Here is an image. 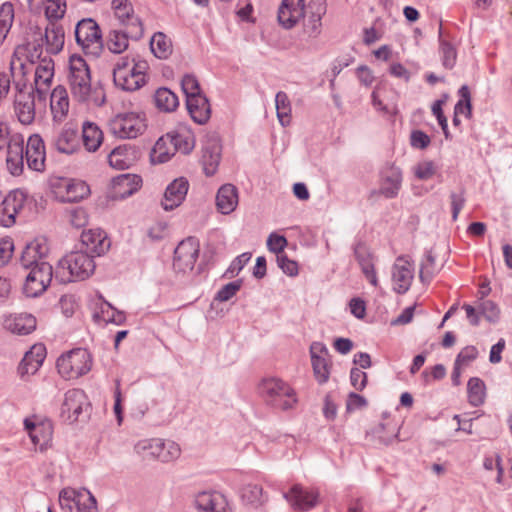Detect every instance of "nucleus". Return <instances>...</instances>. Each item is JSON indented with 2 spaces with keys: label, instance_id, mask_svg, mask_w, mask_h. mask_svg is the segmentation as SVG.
I'll list each match as a JSON object with an SVG mask.
<instances>
[{
  "label": "nucleus",
  "instance_id": "f257e3e1",
  "mask_svg": "<svg viewBox=\"0 0 512 512\" xmlns=\"http://www.w3.org/2000/svg\"><path fill=\"white\" fill-rule=\"evenodd\" d=\"M194 146L195 137L192 131L186 126H179L156 141L152 149L151 161L153 163H165L178 151L189 154Z\"/></svg>",
  "mask_w": 512,
  "mask_h": 512
},
{
  "label": "nucleus",
  "instance_id": "f03ea898",
  "mask_svg": "<svg viewBox=\"0 0 512 512\" xmlns=\"http://www.w3.org/2000/svg\"><path fill=\"white\" fill-rule=\"evenodd\" d=\"M95 267L94 257L83 251H73L59 261L56 278L63 283L82 281L94 273Z\"/></svg>",
  "mask_w": 512,
  "mask_h": 512
},
{
  "label": "nucleus",
  "instance_id": "7ed1b4c3",
  "mask_svg": "<svg viewBox=\"0 0 512 512\" xmlns=\"http://www.w3.org/2000/svg\"><path fill=\"white\" fill-rule=\"evenodd\" d=\"M146 61H135L128 57H121L113 69V81L116 87L133 92L146 84Z\"/></svg>",
  "mask_w": 512,
  "mask_h": 512
},
{
  "label": "nucleus",
  "instance_id": "20e7f679",
  "mask_svg": "<svg viewBox=\"0 0 512 512\" xmlns=\"http://www.w3.org/2000/svg\"><path fill=\"white\" fill-rule=\"evenodd\" d=\"M259 394L264 401L277 409H293L297 402L295 390L279 378L263 379L258 386Z\"/></svg>",
  "mask_w": 512,
  "mask_h": 512
},
{
  "label": "nucleus",
  "instance_id": "39448f33",
  "mask_svg": "<svg viewBox=\"0 0 512 512\" xmlns=\"http://www.w3.org/2000/svg\"><path fill=\"white\" fill-rule=\"evenodd\" d=\"M69 85L73 97L78 102H87L91 94V75L86 61L79 55L69 59Z\"/></svg>",
  "mask_w": 512,
  "mask_h": 512
},
{
  "label": "nucleus",
  "instance_id": "423d86ee",
  "mask_svg": "<svg viewBox=\"0 0 512 512\" xmlns=\"http://www.w3.org/2000/svg\"><path fill=\"white\" fill-rule=\"evenodd\" d=\"M134 451L144 460L157 459L161 462H171L180 457V446L173 441L162 439H143L134 446Z\"/></svg>",
  "mask_w": 512,
  "mask_h": 512
},
{
  "label": "nucleus",
  "instance_id": "0eeeda50",
  "mask_svg": "<svg viewBox=\"0 0 512 512\" xmlns=\"http://www.w3.org/2000/svg\"><path fill=\"white\" fill-rule=\"evenodd\" d=\"M91 367V355L84 348L73 349L57 360L58 372L66 379H77L88 373Z\"/></svg>",
  "mask_w": 512,
  "mask_h": 512
},
{
  "label": "nucleus",
  "instance_id": "6e6552de",
  "mask_svg": "<svg viewBox=\"0 0 512 512\" xmlns=\"http://www.w3.org/2000/svg\"><path fill=\"white\" fill-rule=\"evenodd\" d=\"M16 94L14 99V112L18 121L23 125H30L35 120V97L33 87L26 85V78H12Z\"/></svg>",
  "mask_w": 512,
  "mask_h": 512
},
{
  "label": "nucleus",
  "instance_id": "1a4fd4ad",
  "mask_svg": "<svg viewBox=\"0 0 512 512\" xmlns=\"http://www.w3.org/2000/svg\"><path fill=\"white\" fill-rule=\"evenodd\" d=\"M77 44L87 55L98 57L103 49L102 34L99 25L92 18L80 20L75 27Z\"/></svg>",
  "mask_w": 512,
  "mask_h": 512
},
{
  "label": "nucleus",
  "instance_id": "9d476101",
  "mask_svg": "<svg viewBox=\"0 0 512 512\" xmlns=\"http://www.w3.org/2000/svg\"><path fill=\"white\" fill-rule=\"evenodd\" d=\"M43 41H27L16 46L10 61L11 78H25V61L34 63L37 59H42Z\"/></svg>",
  "mask_w": 512,
  "mask_h": 512
},
{
  "label": "nucleus",
  "instance_id": "9b49d317",
  "mask_svg": "<svg viewBox=\"0 0 512 512\" xmlns=\"http://www.w3.org/2000/svg\"><path fill=\"white\" fill-rule=\"evenodd\" d=\"M109 131L117 138L130 139L142 134L146 128L144 115L136 112L120 113L108 123Z\"/></svg>",
  "mask_w": 512,
  "mask_h": 512
},
{
  "label": "nucleus",
  "instance_id": "f8f14e48",
  "mask_svg": "<svg viewBox=\"0 0 512 512\" xmlns=\"http://www.w3.org/2000/svg\"><path fill=\"white\" fill-rule=\"evenodd\" d=\"M53 277V269L49 263H39L30 269L26 276L23 291L28 297L41 295L49 286Z\"/></svg>",
  "mask_w": 512,
  "mask_h": 512
},
{
  "label": "nucleus",
  "instance_id": "ddd939ff",
  "mask_svg": "<svg viewBox=\"0 0 512 512\" xmlns=\"http://www.w3.org/2000/svg\"><path fill=\"white\" fill-rule=\"evenodd\" d=\"M111 8L120 24L128 28L131 39L137 40L143 36V25L134 14L133 5L129 0H112Z\"/></svg>",
  "mask_w": 512,
  "mask_h": 512
},
{
  "label": "nucleus",
  "instance_id": "4468645a",
  "mask_svg": "<svg viewBox=\"0 0 512 512\" xmlns=\"http://www.w3.org/2000/svg\"><path fill=\"white\" fill-rule=\"evenodd\" d=\"M52 191L61 202H78L90 194L89 186L85 182L65 178L54 182Z\"/></svg>",
  "mask_w": 512,
  "mask_h": 512
},
{
  "label": "nucleus",
  "instance_id": "2eb2a0df",
  "mask_svg": "<svg viewBox=\"0 0 512 512\" xmlns=\"http://www.w3.org/2000/svg\"><path fill=\"white\" fill-rule=\"evenodd\" d=\"M199 247V242L194 237L181 241L174 251V268L182 272L191 271L198 259Z\"/></svg>",
  "mask_w": 512,
  "mask_h": 512
},
{
  "label": "nucleus",
  "instance_id": "dca6fc26",
  "mask_svg": "<svg viewBox=\"0 0 512 512\" xmlns=\"http://www.w3.org/2000/svg\"><path fill=\"white\" fill-rule=\"evenodd\" d=\"M325 0H313L307 8L303 20V34L310 39L317 38L322 31V17L326 14Z\"/></svg>",
  "mask_w": 512,
  "mask_h": 512
},
{
  "label": "nucleus",
  "instance_id": "f3484780",
  "mask_svg": "<svg viewBox=\"0 0 512 512\" xmlns=\"http://www.w3.org/2000/svg\"><path fill=\"white\" fill-rule=\"evenodd\" d=\"M285 499L296 511H308L319 502V492L315 489L294 484L288 492L284 493Z\"/></svg>",
  "mask_w": 512,
  "mask_h": 512
},
{
  "label": "nucleus",
  "instance_id": "a211bd4d",
  "mask_svg": "<svg viewBox=\"0 0 512 512\" xmlns=\"http://www.w3.org/2000/svg\"><path fill=\"white\" fill-rule=\"evenodd\" d=\"M311 363L316 381L321 385L330 377L332 367L328 349L319 342H314L310 347Z\"/></svg>",
  "mask_w": 512,
  "mask_h": 512
},
{
  "label": "nucleus",
  "instance_id": "6ab92c4d",
  "mask_svg": "<svg viewBox=\"0 0 512 512\" xmlns=\"http://www.w3.org/2000/svg\"><path fill=\"white\" fill-rule=\"evenodd\" d=\"M26 195L21 190L10 192L0 204V225L10 227L15 224L16 215L23 209Z\"/></svg>",
  "mask_w": 512,
  "mask_h": 512
},
{
  "label": "nucleus",
  "instance_id": "aec40b11",
  "mask_svg": "<svg viewBox=\"0 0 512 512\" xmlns=\"http://www.w3.org/2000/svg\"><path fill=\"white\" fill-rule=\"evenodd\" d=\"M81 245L85 253L90 256H101L110 248V240L107 234L100 228L89 229L81 234Z\"/></svg>",
  "mask_w": 512,
  "mask_h": 512
},
{
  "label": "nucleus",
  "instance_id": "412c9836",
  "mask_svg": "<svg viewBox=\"0 0 512 512\" xmlns=\"http://www.w3.org/2000/svg\"><path fill=\"white\" fill-rule=\"evenodd\" d=\"M414 279L413 264L406 257H398L392 268L394 290L398 294L406 293Z\"/></svg>",
  "mask_w": 512,
  "mask_h": 512
},
{
  "label": "nucleus",
  "instance_id": "4be33fe9",
  "mask_svg": "<svg viewBox=\"0 0 512 512\" xmlns=\"http://www.w3.org/2000/svg\"><path fill=\"white\" fill-rule=\"evenodd\" d=\"M36 420L37 417L27 418L24 425L33 444L43 450L52 440L53 425L50 420Z\"/></svg>",
  "mask_w": 512,
  "mask_h": 512
},
{
  "label": "nucleus",
  "instance_id": "5701e85b",
  "mask_svg": "<svg viewBox=\"0 0 512 512\" xmlns=\"http://www.w3.org/2000/svg\"><path fill=\"white\" fill-rule=\"evenodd\" d=\"M54 77V61L50 57L40 59L34 77V88L38 99L44 100Z\"/></svg>",
  "mask_w": 512,
  "mask_h": 512
},
{
  "label": "nucleus",
  "instance_id": "b1692460",
  "mask_svg": "<svg viewBox=\"0 0 512 512\" xmlns=\"http://www.w3.org/2000/svg\"><path fill=\"white\" fill-rule=\"evenodd\" d=\"M49 253V246L45 238H35L29 242L21 255V265L26 269H31L39 263H48L45 261Z\"/></svg>",
  "mask_w": 512,
  "mask_h": 512
},
{
  "label": "nucleus",
  "instance_id": "393cba45",
  "mask_svg": "<svg viewBox=\"0 0 512 512\" xmlns=\"http://www.w3.org/2000/svg\"><path fill=\"white\" fill-rule=\"evenodd\" d=\"M304 0H283L278 10V21L286 29L293 28L306 13Z\"/></svg>",
  "mask_w": 512,
  "mask_h": 512
},
{
  "label": "nucleus",
  "instance_id": "a878e982",
  "mask_svg": "<svg viewBox=\"0 0 512 512\" xmlns=\"http://www.w3.org/2000/svg\"><path fill=\"white\" fill-rule=\"evenodd\" d=\"M84 405H87V397L81 389H71L65 393L61 407V416L67 421L75 422L82 413Z\"/></svg>",
  "mask_w": 512,
  "mask_h": 512
},
{
  "label": "nucleus",
  "instance_id": "bb28decb",
  "mask_svg": "<svg viewBox=\"0 0 512 512\" xmlns=\"http://www.w3.org/2000/svg\"><path fill=\"white\" fill-rule=\"evenodd\" d=\"M142 184V179L136 174H121L111 182L110 196L113 199H124L135 193Z\"/></svg>",
  "mask_w": 512,
  "mask_h": 512
},
{
  "label": "nucleus",
  "instance_id": "cd10ccee",
  "mask_svg": "<svg viewBox=\"0 0 512 512\" xmlns=\"http://www.w3.org/2000/svg\"><path fill=\"white\" fill-rule=\"evenodd\" d=\"M25 158L30 169L35 171L44 170L46 152L44 141L40 135L33 134L28 138Z\"/></svg>",
  "mask_w": 512,
  "mask_h": 512
},
{
  "label": "nucleus",
  "instance_id": "c85d7f7f",
  "mask_svg": "<svg viewBox=\"0 0 512 512\" xmlns=\"http://www.w3.org/2000/svg\"><path fill=\"white\" fill-rule=\"evenodd\" d=\"M189 189V182L184 177H179L173 180L166 188L163 200L161 202L162 207L166 210H173L181 205L184 201Z\"/></svg>",
  "mask_w": 512,
  "mask_h": 512
},
{
  "label": "nucleus",
  "instance_id": "c756f323",
  "mask_svg": "<svg viewBox=\"0 0 512 512\" xmlns=\"http://www.w3.org/2000/svg\"><path fill=\"white\" fill-rule=\"evenodd\" d=\"M3 325L5 329L14 334L28 335L36 329L37 320L30 313H14L4 319Z\"/></svg>",
  "mask_w": 512,
  "mask_h": 512
},
{
  "label": "nucleus",
  "instance_id": "7c9ffc66",
  "mask_svg": "<svg viewBox=\"0 0 512 512\" xmlns=\"http://www.w3.org/2000/svg\"><path fill=\"white\" fill-rule=\"evenodd\" d=\"M53 147L64 154H73L80 148L78 132L71 124H65L52 141Z\"/></svg>",
  "mask_w": 512,
  "mask_h": 512
},
{
  "label": "nucleus",
  "instance_id": "2f4dec72",
  "mask_svg": "<svg viewBox=\"0 0 512 512\" xmlns=\"http://www.w3.org/2000/svg\"><path fill=\"white\" fill-rule=\"evenodd\" d=\"M7 168L14 176L20 175L24 168V140L20 136L9 139L7 149Z\"/></svg>",
  "mask_w": 512,
  "mask_h": 512
},
{
  "label": "nucleus",
  "instance_id": "473e14b6",
  "mask_svg": "<svg viewBox=\"0 0 512 512\" xmlns=\"http://www.w3.org/2000/svg\"><path fill=\"white\" fill-rule=\"evenodd\" d=\"M40 40L45 43L48 54L56 55L60 53L65 43L64 28L60 23H48L45 33L40 35Z\"/></svg>",
  "mask_w": 512,
  "mask_h": 512
},
{
  "label": "nucleus",
  "instance_id": "72a5a7b5",
  "mask_svg": "<svg viewBox=\"0 0 512 512\" xmlns=\"http://www.w3.org/2000/svg\"><path fill=\"white\" fill-rule=\"evenodd\" d=\"M137 158V151L134 146L122 144L115 147L108 154V163L114 169L125 170L130 168Z\"/></svg>",
  "mask_w": 512,
  "mask_h": 512
},
{
  "label": "nucleus",
  "instance_id": "f704fd0d",
  "mask_svg": "<svg viewBox=\"0 0 512 512\" xmlns=\"http://www.w3.org/2000/svg\"><path fill=\"white\" fill-rule=\"evenodd\" d=\"M46 357V348L43 344H35L26 352L18 371L22 377L35 374Z\"/></svg>",
  "mask_w": 512,
  "mask_h": 512
},
{
  "label": "nucleus",
  "instance_id": "c9c22d12",
  "mask_svg": "<svg viewBox=\"0 0 512 512\" xmlns=\"http://www.w3.org/2000/svg\"><path fill=\"white\" fill-rule=\"evenodd\" d=\"M50 109L53 121L62 123L69 112V97L66 88L62 85L55 87L50 96Z\"/></svg>",
  "mask_w": 512,
  "mask_h": 512
},
{
  "label": "nucleus",
  "instance_id": "e433bc0d",
  "mask_svg": "<svg viewBox=\"0 0 512 512\" xmlns=\"http://www.w3.org/2000/svg\"><path fill=\"white\" fill-rule=\"evenodd\" d=\"M402 175L399 168L391 166L387 168L381 178L380 189L378 192L374 191L371 196L376 194L384 195L386 198H394L401 187Z\"/></svg>",
  "mask_w": 512,
  "mask_h": 512
},
{
  "label": "nucleus",
  "instance_id": "4c0bfd02",
  "mask_svg": "<svg viewBox=\"0 0 512 512\" xmlns=\"http://www.w3.org/2000/svg\"><path fill=\"white\" fill-rule=\"evenodd\" d=\"M221 159V145L216 140L208 141L202 148L201 163L207 176L217 171Z\"/></svg>",
  "mask_w": 512,
  "mask_h": 512
},
{
  "label": "nucleus",
  "instance_id": "58836bf2",
  "mask_svg": "<svg viewBox=\"0 0 512 512\" xmlns=\"http://www.w3.org/2000/svg\"><path fill=\"white\" fill-rule=\"evenodd\" d=\"M238 205V192L234 185L221 186L216 195V206L220 213L230 214Z\"/></svg>",
  "mask_w": 512,
  "mask_h": 512
},
{
  "label": "nucleus",
  "instance_id": "ea45409f",
  "mask_svg": "<svg viewBox=\"0 0 512 512\" xmlns=\"http://www.w3.org/2000/svg\"><path fill=\"white\" fill-rule=\"evenodd\" d=\"M187 109L192 119L198 124L206 123L210 118V104L204 95L186 99Z\"/></svg>",
  "mask_w": 512,
  "mask_h": 512
},
{
  "label": "nucleus",
  "instance_id": "a19ab883",
  "mask_svg": "<svg viewBox=\"0 0 512 512\" xmlns=\"http://www.w3.org/2000/svg\"><path fill=\"white\" fill-rule=\"evenodd\" d=\"M196 505L205 512H226L227 503L218 492H201L196 497Z\"/></svg>",
  "mask_w": 512,
  "mask_h": 512
},
{
  "label": "nucleus",
  "instance_id": "79ce46f5",
  "mask_svg": "<svg viewBox=\"0 0 512 512\" xmlns=\"http://www.w3.org/2000/svg\"><path fill=\"white\" fill-rule=\"evenodd\" d=\"M104 134L100 127L90 121L82 124V142L88 152H96L101 146Z\"/></svg>",
  "mask_w": 512,
  "mask_h": 512
},
{
  "label": "nucleus",
  "instance_id": "37998d69",
  "mask_svg": "<svg viewBox=\"0 0 512 512\" xmlns=\"http://www.w3.org/2000/svg\"><path fill=\"white\" fill-rule=\"evenodd\" d=\"M94 318L97 322L113 323L116 325H121L126 320L125 314L115 309L108 302H104L100 305L99 310L94 314Z\"/></svg>",
  "mask_w": 512,
  "mask_h": 512
},
{
  "label": "nucleus",
  "instance_id": "c03bdc74",
  "mask_svg": "<svg viewBox=\"0 0 512 512\" xmlns=\"http://www.w3.org/2000/svg\"><path fill=\"white\" fill-rule=\"evenodd\" d=\"M129 38H131L128 28L122 30H111L107 37V48L115 54L124 52L129 45Z\"/></svg>",
  "mask_w": 512,
  "mask_h": 512
},
{
  "label": "nucleus",
  "instance_id": "a18cd8bd",
  "mask_svg": "<svg viewBox=\"0 0 512 512\" xmlns=\"http://www.w3.org/2000/svg\"><path fill=\"white\" fill-rule=\"evenodd\" d=\"M355 255L358 260V263L361 267V270L367 280L373 285L377 286L378 279L376 276L374 263L371 255L365 250L364 247H358L355 250Z\"/></svg>",
  "mask_w": 512,
  "mask_h": 512
},
{
  "label": "nucleus",
  "instance_id": "49530a36",
  "mask_svg": "<svg viewBox=\"0 0 512 512\" xmlns=\"http://www.w3.org/2000/svg\"><path fill=\"white\" fill-rule=\"evenodd\" d=\"M154 102L158 109L165 112L174 111L179 105L176 94L170 89L164 87L156 90Z\"/></svg>",
  "mask_w": 512,
  "mask_h": 512
},
{
  "label": "nucleus",
  "instance_id": "de8ad7c7",
  "mask_svg": "<svg viewBox=\"0 0 512 512\" xmlns=\"http://www.w3.org/2000/svg\"><path fill=\"white\" fill-rule=\"evenodd\" d=\"M150 48L159 59H167L172 53L171 40L162 32H157L152 36Z\"/></svg>",
  "mask_w": 512,
  "mask_h": 512
},
{
  "label": "nucleus",
  "instance_id": "09e8293b",
  "mask_svg": "<svg viewBox=\"0 0 512 512\" xmlns=\"http://www.w3.org/2000/svg\"><path fill=\"white\" fill-rule=\"evenodd\" d=\"M467 394L469 403L478 407L485 401L486 387L484 382L478 377H472L467 384Z\"/></svg>",
  "mask_w": 512,
  "mask_h": 512
},
{
  "label": "nucleus",
  "instance_id": "8fccbe9b",
  "mask_svg": "<svg viewBox=\"0 0 512 512\" xmlns=\"http://www.w3.org/2000/svg\"><path fill=\"white\" fill-rule=\"evenodd\" d=\"M276 111L279 122L282 126H288L291 123V103L285 92H278L275 97Z\"/></svg>",
  "mask_w": 512,
  "mask_h": 512
},
{
  "label": "nucleus",
  "instance_id": "3c124183",
  "mask_svg": "<svg viewBox=\"0 0 512 512\" xmlns=\"http://www.w3.org/2000/svg\"><path fill=\"white\" fill-rule=\"evenodd\" d=\"M43 4L48 23H58L64 17L67 10L66 0H44Z\"/></svg>",
  "mask_w": 512,
  "mask_h": 512
},
{
  "label": "nucleus",
  "instance_id": "603ef678",
  "mask_svg": "<svg viewBox=\"0 0 512 512\" xmlns=\"http://www.w3.org/2000/svg\"><path fill=\"white\" fill-rule=\"evenodd\" d=\"M14 19V9L11 3H3L0 7V43L6 38Z\"/></svg>",
  "mask_w": 512,
  "mask_h": 512
},
{
  "label": "nucleus",
  "instance_id": "864d4df0",
  "mask_svg": "<svg viewBox=\"0 0 512 512\" xmlns=\"http://www.w3.org/2000/svg\"><path fill=\"white\" fill-rule=\"evenodd\" d=\"M66 217L69 224L76 229L85 227L89 221V215L83 207L68 209L66 211Z\"/></svg>",
  "mask_w": 512,
  "mask_h": 512
},
{
  "label": "nucleus",
  "instance_id": "5fc2aeb1",
  "mask_svg": "<svg viewBox=\"0 0 512 512\" xmlns=\"http://www.w3.org/2000/svg\"><path fill=\"white\" fill-rule=\"evenodd\" d=\"M439 37H440V49L442 53V61L443 65L446 68H452L456 62V50L455 48L446 40L442 39V23L440 22L439 27Z\"/></svg>",
  "mask_w": 512,
  "mask_h": 512
},
{
  "label": "nucleus",
  "instance_id": "6e6d98bb",
  "mask_svg": "<svg viewBox=\"0 0 512 512\" xmlns=\"http://www.w3.org/2000/svg\"><path fill=\"white\" fill-rule=\"evenodd\" d=\"M76 508L78 512H97L95 497L86 489L79 490Z\"/></svg>",
  "mask_w": 512,
  "mask_h": 512
},
{
  "label": "nucleus",
  "instance_id": "4d7b16f0",
  "mask_svg": "<svg viewBox=\"0 0 512 512\" xmlns=\"http://www.w3.org/2000/svg\"><path fill=\"white\" fill-rule=\"evenodd\" d=\"M461 99L455 105L456 116L464 115L465 117L471 116V95L468 86L463 85L459 90Z\"/></svg>",
  "mask_w": 512,
  "mask_h": 512
},
{
  "label": "nucleus",
  "instance_id": "13d9d810",
  "mask_svg": "<svg viewBox=\"0 0 512 512\" xmlns=\"http://www.w3.org/2000/svg\"><path fill=\"white\" fill-rule=\"evenodd\" d=\"M398 431V424L388 419L386 422L379 424V430H377L376 433L383 443L389 444L395 437H397Z\"/></svg>",
  "mask_w": 512,
  "mask_h": 512
},
{
  "label": "nucleus",
  "instance_id": "bf43d9fd",
  "mask_svg": "<svg viewBox=\"0 0 512 512\" xmlns=\"http://www.w3.org/2000/svg\"><path fill=\"white\" fill-rule=\"evenodd\" d=\"M435 259L432 253L429 251L425 255L424 260L421 263L419 277L422 282H430L433 276L437 273Z\"/></svg>",
  "mask_w": 512,
  "mask_h": 512
},
{
  "label": "nucleus",
  "instance_id": "052dcab7",
  "mask_svg": "<svg viewBox=\"0 0 512 512\" xmlns=\"http://www.w3.org/2000/svg\"><path fill=\"white\" fill-rule=\"evenodd\" d=\"M263 490L257 484H248L242 489V499L248 504H260Z\"/></svg>",
  "mask_w": 512,
  "mask_h": 512
},
{
  "label": "nucleus",
  "instance_id": "680f3d73",
  "mask_svg": "<svg viewBox=\"0 0 512 512\" xmlns=\"http://www.w3.org/2000/svg\"><path fill=\"white\" fill-rule=\"evenodd\" d=\"M182 90L186 95V99L192 96L203 95L200 91V86L197 78L194 75L187 74L181 81Z\"/></svg>",
  "mask_w": 512,
  "mask_h": 512
},
{
  "label": "nucleus",
  "instance_id": "e2e57ef3",
  "mask_svg": "<svg viewBox=\"0 0 512 512\" xmlns=\"http://www.w3.org/2000/svg\"><path fill=\"white\" fill-rule=\"evenodd\" d=\"M287 246V239L275 233L270 234L267 239V247L268 249L275 253L277 256L280 254H284V249Z\"/></svg>",
  "mask_w": 512,
  "mask_h": 512
},
{
  "label": "nucleus",
  "instance_id": "0e129e2a",
  "mask_svg": "<svg viewBox=\"0 0 512 512\" xmlns=\"http://www.w3.org/2000/svg\"><path fill=\"white\" fill-rule=\"evenodd\" d=\"M241 285V280H237L226 284L219 290L216 299L221 302L230 300L240 290Z\"/></svg>",
  "mask_w": 512,
  "mask_h": 512
},
{
  "label": "nucleus",
  "instance_id": "69168bd1",
  "mask_svg": "<svg viewBox=\"0 0 512 512\" xmlns=\"http://www.w3.org/2000/svg\"><path fill=\"white\" fill-rule=\"evenodd\" d=\"M478 356V350L475 346H466L458 354L455 363L463 367L468 366Z\"/></svg>",
  "mask_w": 512,
  "mask_h": 512
},
{
  "label": "nucleus",
  "instance_id": "338daca9",
  "mask_svg": "<svg viewBox=\"0 0 512 512\" xmlns=\"http://www.w3.org/2000/svg\"><path fill=\"white\" fill-rule=\"evenodd\" d=\"M277 263L285 274L289 276H296L298 274L297 262L289 259L285 253L278 255Z\"/></svg>",
  "mask_w": 512,
  "mask_h": 512
},
{
  "label": "nucleus",
  "instance_id": "774afa93",
  "mask_svg": "<svg viewBox=\"0 0 512 512\" xmlns=\"http://www.w3.org/2000/svg\"><path fill=\"white\" fill-rule=\"evenodd\" d=\"M415 176L420 180H428L435 174V166L431 161H424L414 168Z\"/></svg>",
  "mask_w": 512,
  "mask_h": 512
}]
</instances>
